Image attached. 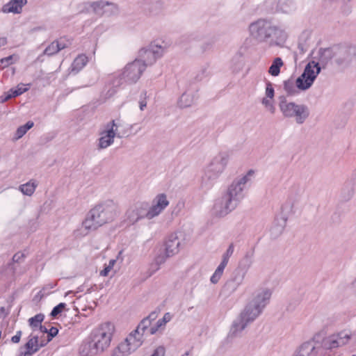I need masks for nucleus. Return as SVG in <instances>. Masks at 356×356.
Wrapping results in <instances>:
<instances>
[{
    "instance_id": "f257e3e1",
    "label": "nucleus",
    "mask_w": 356,
    "mask_h": 356,
    "mask_svg": "<svg viewBox=\"0 0 356 356\" xmlns=\"http://www.w3.org/2000/svg\"><path fill=\"white\" fill-rule=\"evenodd\" d=\"M115 326L110 322L101 324L92 333L91 341L83 343L79 349L83 356H94L104 352L111 344Z\"/></svg>"
},
{
    "instance_id": "f03ea898",
    "label": "nucleus",
    "mask_w": 356,
    "mask_h": 356,
    "mask_svg": "<svg viewBox=\"0 0 356 356\" xmlns=\"http://www.w3.org/2000/svg\"><path fill=\"white\" fill-rule=\"evenodd\" d=\"M227 164V157L225 154L216 155L204 169L201 178V186L202 188L211 186L223 172Z\"/></svg>"
},
{
    "instance_id": "7ed1b4c3",
    "label": "nucleus",
    "mask_w": 356,
    "mask_h": 356,
    "mask_svg": "<svg viewBox=\"0 0 356 356\" xmlns=\"http://www.w3.org/2000/svg\"><path fill=\"white\" fill-rule=\"evenodd\" d=\"M121 124V120L116 119L112 120L103 125L99 132V138L97 142V148L98 149L108 148L113 144L116 137H122L119 130Z\"/></svg>"
},
{
    "instance_id": "20e7f679",
    "label": "nucleus",
    "mask_w": 356,
    "mask_h": 356,
    "mask_svg": "<svg viewBox=\"0 0 356 356\" xmlns=\"http://www.w3.org/2000/svg\"><path fill=\"white\" fill-rule=\"evenodd\" d=\"M279 107L284 117L293 118L298 124H303L309 115V110L306 105L289 102L285 98L280 102Z\"/></svg>"
},
{
    "instance_id": "39448f33",
    "label": "nucleus",
    "mask_w": 356,
    "mask_h": 356,
    "mask_svg": "<svg viewBox=\"0 0 356 356\" xmlns=\"http://www.w3.org/2000/svg\"><path fill=\"white\" fill-rule=\"evenodd\" d=\"M144 333L137 327L118 346L112 356H127L136 351L143 343Z\"/></svg>"
},
{
    "instance_id": "423d86ee",
    "label": "nucleus",
    "mask_w": 356,
    "mask_h": 356,
    "mask_svg": "<svg viewBox=\"0 0 356 356\" xmlns=\"http://www.w3.org/2000/svg\"><path fill=\"white\" fill-rule=\"evenodd\" d=\"M90 211L101 226L113 221L120 213L118 205L113 201H106L99 204Z\"/></svg>"
},
{
    "instance_id": "0eeeda50",
    "label": "nucleus",
    "mask_w": 356,
    "mask_h": 356,
    "mask_svg": "<svg viewBox=\"0 0 356 356\" xmlns=\"http://www.w3.org/2000/svg\"><path fill=\"white\" fill-rule=\"evenodd\" d=\"M272 23L265 19H258L249 25L250 35L259 42L270 39Z\"/></svg>"
},
{
    "instance_id": "6e6552de",
    "label": "nucleus",
    "mask_w": 356,
    "mask_h": 356,
    "mask_svg": "<svg viewBox=\"0 0 356 356\" xmlns=\"http://www.w3.org/2000/svg\"><path fill=\"white\" fill-rule=\"evenodd\" d=\"M145 69L146 65L140 59H135L126 65L122 72V77L129 83H136Z\"/></svg>"
},
{
    "instance_id": "1a4fd4ad",
    "label": "nucleus",
    "mask_w": 356,
    "mask_h": 356,
    "mask_svg": "<svg viewBox=\"0 0 356 356\" xmlns=\"http://www.w3.org/2000/svg\"><path fill=\"white\" fill-rule=\"evenodd\" d=\"M272 293L270 288L259 286L252 292L249 302L263 312L269 303Z\"/></svg>"
},
{
    "instance_id": "9d476101",
    "label": "nucleus",
    "mask_w": 356,
    "mask_h": 356,
    "mask_svg": "<svg viewBox=\"0 0 356 356\" xmlns=\"http://www.w3.org/2000/svg\"><path fill=\"white\" fill-rule=\"evenodd\" d=\"M148 207L145 202H138L130 207L125 214V221L134 225L143 218H147Z\"/></svg>"
},
{
    "instance_id": "9b49d317",
    "label": "nucleus",
    "mask_w": 356,
    "mask_h": 356,
    "mask_svg": "<svg viewBox=\"0 0 356 356\" xmlns=\"http://www.w3.org/2000/svg\"><path fill=\"white\" fill-rule=\"evenodd\" d=\"M237 207L232 201L222 195L217 199L212 208V214L218 218L226 216Z\"/></svg>"
},
{
    "instance_id": "f8f14e48",
    "label": "nucleus",
    "mask_w": 356,
    "mask_h": 356,
    "mask_svg": "<svg viewBox=\"0 0 356 356\" xmlns=\"http://www.w3.org/2000/svg\"><path fill=\"white\" fill-rule=\"evenodd\" d=\"M169 204L166 194L162 193L156 195L152 200L151 207L148 208L147 219L150 220L158 216Z\"/></svg>"
},
{
    "instance_id": "ddd939ff",
    "label": "nucleus",
    "mask_w": 356,
    "mask_h": 356,
    "mask_svg": "<svg viewBox=\"0 0 356 356\" xmlns=\"http://www.w3.org/2000/svg\"><path fill=\"white\" fill-rule=\"evenodd\" d=\"M356 58V47L349 46L335 50L334 63L337 65H348Z\"/></svg>"
},
{
    "instance_id": "4468645a",
    "label": "nucleus",
    "mask_w": 356,
    "mask_h": 356,
    "mask_svg": "<svg viewBox=\"0 0 356 356\" xmlns=\"http://www.w3.org/2000/svg\"><path fill=\"white\" fill-rule=\"evenodd\" d=\"M39 337L34 333L30 334L27 342L21 348L20 353L18 356H33L40 348L44 346L47 342L43 340L39 341Z\"/></svg>"
},
{
    "instance_id": "2eb2a0df",
    "label": "nucleus",
    "mask_w": 356,
    "mask_h": 356,
    "mask_svg": "<svg viewBox=\"0 0 356 356\" xmlns=\"http://www.w3.org/2000/svg\"><path fill=\"white\" fill-rule=\"evenodd\" d=\"M354 333L348 330H342L337 334H332L327 339V343L330 348H334L339 346H344L352 339Z\"/></svg>"
},
{
    "instance_id": "dca6fc26",
    "label": "nucleus",
    "mask_w": 356,
    "mask_h": 356,
    "mask_svg": "<svg viewBox=\"0 0 356 356\" xmlns=\"http://www.w3.org/2000/svg\"><path fill=\"white\" fill-rule=\"evenodd\" d=\"M182 236V233H175L170 234L167 238L165 243L164 250L166 251L168 256H173L177 254L179 251V247L181 242L179 238Z\"/></svg>"
},
{
    "instance_id": "f3484780",
    "label": "nucleus",
    "mask_w": 356,
    "mask_h": 356,
    "mask_svg": "<svg viewBox=\"0 0 356 356\" xmlns=\"http://www.w3.org/2000/svg\"><path fill=\"white\" fill-rule=\"evenodd\" d=\"M243 188L233 181L223 195L235 205L238 206L243 198Z\"/></svg>"
},
{
    "instance_id": "a211bd4d",
    "label": "nucleus",
    "mask_w": 356,
    "mask_h": 356,
    "mask_svg": "<svg viewBox=\"0 0 356 356\" xmlns=\"http://www.w3.org/2000/svg\"><path fill=\"white\" fill-rule=\"evenodd\" d=\"M261 313L262 311L248 301L238 316L250 324L256 320Z\"/></svg>"
},
{
    "instance_id": "6ab92c4d",
    "label": "nucleus",
    "mask_w": 356,
    "mask_h": 356,
    "mask_svg": "<svg viewBox=\"0 0 356 356\" xmlns=\"http://www.w3.org/2000/svg\"><path fill=\"white\" fill-rule=\"evenodd\" d=\"M26 3L27 0H10L3 6L1 10L3 13L19 14Z\"/></svg>"
},
{
    "instance_id": "aec40b11",
    "label": "nucleus",
    "mask_w": 356,
    "mask_h": 356,
    "mask_svg": "<svg viewBox=\"0 0 356 356\" xmlns=\"http://www.w3.org/2000/svg\"><path fill=\"white\" fill-rule=\"evenodd\" d=\"M101 227L92 211H90L86 219L82 222V229H83V234L86 235L90 232L97 229Z\"/></svg>"
},
{
    "instance_id": "412c9836",
    "label": "nucleus",
    "mask_w": 356,
    "mask_h": 356,
    "mask_svg": "<svg viewBox=\"0 0 356 356\" xmlns=\"http://www.w3.org/2000/svg\"><path fill=\"white\" fill-rule=\"evenodd\" d=\"M318 351L312 342L302 343L292 356H317Z\"/></svg>"
},
{
    "instance_id": "4be33fe9",
    "label": "nucleus",
    "mask_w": 356,
    "mask_h": 356,
    "mask_svg": "<svg viewBox=\"0 0 356 356\" xmlns=\"http://www.w3.org/2000/svg\"><path fill=\"white\" fill-rule=\"evenodd\" d=\"M321 70L319 63L312 60L306 65L302 74L306 78L314 82L317 76L321 72Z\"/></svg>"
},
{
    "instance_id": "5701e85b",
    "label": "nucleus",
    "mask_w": 356,
    "mask_h": 356,
    "mask_svg": "<svg viewBox=\"0 0 356 356\" xmlns=\"http://www.w3.org/2000/svg\"><path fill=\"white\" fill-rule=\"evenodd\" d=\"M270 29V38H271L276 44H282L286 40L288 35L284 29L275 26L273 24Z\"/></svg>"
},
{
    "instance_id": "b1692460",
    "label": "nucleus",
    "mask_w": 356,
    "mask_h": 356,
    "mask_svg": "<svg viewBox=\"0 0 356 356\" xmlns=\"http://www.w3.org/2000/svg\"><path fill=\"white\" fill-rule=\"evenodd\" d=\"M248 323L238 316L237 318L233 321V323L229 330V336L230 337H235L238 336L248 326Z\"/></svg>"
},
{
    "instance_id": "393cba45",
    "label": "nucleus",
    "mask_w": 356,
    "mask_h": 356,
    "mask_svg": "<svg viewBox=\"0 0 356 356\" xmlns=\"http://www.w3.org/2000/svg\"><path fill=\"white\" fill-rule=\"evenodd\" d=\"M158 57H156L153 51L150 49H142L139 51L138 58L137 59H140L142 62L146 65H152L153 64Z\"/></svg>"
},
{
    "instance_id": "a878e982",
    "label": "nucleus",
    "mask_w": 356,
    "mask_h": 356,
    "mask_svg": "<svg viewBox=\"0 0 356 356\" xmlns=\"http://www.w3.org/2000/svg\"><path fill=\"white\" fill-rule=\"evenodd\" d=\"M335 51L330 48L321 49L319 50V62L323 65H327L330 60L334 63Z\"/></svg>"
},
{
    "instance_id": "bb28decb",
    "label": "nucleus",
    "mask_w": 356,
    "mask_h": 356,
    "mask_svg": "<svg viewBox=\"0 0 356 356\" xmlns=\"http://www.w3.org/2000/svg\"><path fill=\"white\" fill-rule=\"evenodd\" d=\"M255 175V170L250 169L249 170L245 175H243L242 176L237 177L234 180L238 185H239L241 188L243 189L245 187V185L251 182L252 179H254Z\"/></svg>"
},
{
    "instance_id": "cd10ccee",
    "label": "nucleus",
    "mask_w": 356,
    "mask_h": 356,
    "mask_svg": "<svg viewBox=\"0 0 356 356\" xmlns=\"http://www.w3.org/2000/svg\"><path fill=\"white\" fill-rule=\"evenodd\" d=\"M195 99L196 97L192 92H186L179 98L178 104L180 107L186 108L191 106Z\"/></svg>"
},
{
    "instance_id": "c85d7f7f",
    "label": "nucleus",
    "mask_w": 356,
    "mask_h": 356,
    "mask_svg": "<svg viewBox=\"0 0 356 356\" xmlns=\"http://www.w3.org/2000/svg\"><path fill=\"white\" fill-rule=\"evenodd\" d=\"M284 90L288 95L293 96L300 91L297 86V81L288 79L284 82Z\"/></svg>"
},
{
    "instance_id": "c756f323",
    "label": "nucleus",
    "mask_w": 356,
    "mask_h": 356,
    "mask_svg": "<svg viewBox=\"0 0 356 356\" xmlns=\"http://www.w3.org/2000/svg\"><path fill=\"white\" fill-rule=\"evenodd\" d=\"M38 186L35 180H30L26 184H22L19 186V190L25 195L31 196Z\"/></svg>"
},
{
    "instance_id": "7c9ffc66",
    "label": "nucleus",
    "mask_w": 356,
    "mask_h": 356,
    "mask_svg": "<svg viewBox=\"0 0 356 356\" xmlns=\"http://www.w3.org/2000/svg\"><path fill=\"white\" fill-rule=\"evenodd\" d=\"M296 80L297 81L298 88L300 91L307 90L312 86L314 83L312 80L306 78L303 74L299 76Z\"/></svg>"
},
{
    "instance_id": "2f4dec72",
    "label": "nucleus",
    "mask_w": 356,
    "mask_h": 356,
    "mask_svg": "<svg viewBox=\"0 0 356 356\" xmlns=\"http://www.w3.org/2000/svg\"><path fill=\"white\" fill-rule=\"evenodd\" d=\"M284 65V63L281 58H275L269 67L268 73L273 76H277L280 73V68Z\"/></svg>"
},
{
    "instance_id": "473e14b6",
    "label": "nucleus",
    "mask_w": 356,
    "mask_h": 356,
    "mask_svg": "<svg viewBox=\"0 0 356 356\" xmlns=\"http://www.w3.org/2000/svg\"><path fill=\"white\" fill-rule=\"evenodd\" d=\"M168 46L166 42L163 41L161 44H152L150 50H152L155 56L159 58L163 56Z\"/></svg>"
},
{
    "instance_id": "72a5a7b5",
    "label": "nucleus",
    "mask_w": 356,
    "mask_h": 356,
    "mask_svg": "<svg viewBox=\"0 0 356 356\" xmlns=\"http://www.w3.org/2000/svg\"><path fill=\"white\" fill-rule=\"evenodd\" d=\"M44 320V315L42 314H39L35 315V316L29 318V322L30 326L35 331L38 328L39 330L42 329V326L41 325L42 321Z\"/></svg>"
},
{
    "instance_id": "f704fd0d",
    "label": "nucleus",
    "mask_w": 356,
    "mask_h": 356,
    "mask_svg": "<svg viewBox=\"0 0 356 356\" xmlns=\"http://www.w3.org/2000/svg\"><path fill=\"white\" fill-rule=\"evenodd\" d=\"M156 318L157 314L156 312H152L147 318H144L140 323L138 327H139V329H141L143 332H145L151 325V322L154 321Z\"/></svg>"
},
{
    "instance_id": "c9c22d12",
    "label": "nucleus",
    "mask_w": 356,
    "mask_h": 356,
    "mask_svg": "<svg viewBox=\"0 0 356 356\" xmlns=\"http://www.w3.org/2000/svg\"><path fill=\"white\" fill-rule=\"evenodd\" d=\"M33 122L31 121L27 122L24 125L17 128L15 132V139L21 138L30 129L33 127Z\"/></svg>"
},
{
    "instance_id": "e433bc0d",
    "label": "nucleus",
    "mask_w": 356,
    "mask_h": 356,
    "mask_svg": "<svg viewBox=\"0 0 356 356\" xmlns=\"http://www.w3.org/2000/svg\"><path fill=\"white\" fill-rule=\"evenodd\" d=\"M225 267L226 266L225 265H222L221 264H219V266L217 267L214 273L213 274L210 279L211 282L213 284H216L217 282H218V281L220 280L223 274V271Z\"/></svg>"
},
{
    "instance_id": "4c0bfd02",
    "label": "nucleus",
    "mask_w": 356,
    "mask_h": 356,
    "mask_svg": "<svg viewBox=\"0 0 356 356\" xmlns=\"http://www.w3.org/2000/svg\"><path fill=\"white\" fill-rule=\"evenodd\" d=\"M88 63V58L85 55H80L77 56L73 63V67L75 70H79L82 69Z\"/></svg>"
},
{
    "instance_id": "58836bf2",
    "label": "nucleus",
    "mask_w": 356,
    "mask_h": 356,
    "mask_svg": "<svg viewBox=\"0 0 356 356\" xmlns=\"http://www.w3.org/2000/svg\"><path fill=\"white\" fill-rule=\"evenodd\" d=\"M274 102V99H270L268 97H264L261 100V103L264 106L266 110H267L272 114L275 113V112Z\"/></svg>"
},
{
    "instance_id": "ea45409f",
    "label": "nucleus",
    "mask_w": 356,
    "mask_h": 356,
    "mask_svg": "<svg viewBox=\"0 0 356 356\" xmlns=\"http://www.w3.org/2000/svg\"><path fill=\"white\" fill-rule=\"evenodd\" d=\"M234 245L233 243H230L226 252L222 254L221 264L227 266L229 258L234 253Z\"/></svg>"
},
{
    "instance_id": "a19ab883",
    "label": "nucleus",
    "mask_w": 356,
    "mask_h": 356,
    "mask_svg": "<svg viewBox=\"0 0 356 356\" xmlns=\"http://www.w3.org/2000/svg\"><path fill=\"white\" fill-rule=\"evenodd\" d=\"M59 51V47L57 42H51L44 50V54L48 56H52Z\"/></svg>"
},
{
    "instance_id": "79ce46f5",
    "label": "nucleus",
    "mask_w": 356,
    "mask_h": 356,
    "mask_svg": "<svg viewBox=\"0 0 356 356\" xmlns=\"http://www.w3.org/2000/svg\"><path fill=\"white\" fill-rule=\"evenodd\" d=\"M170 257L171 256H168L166 251L164 250L163 252H161V253L156 255V257L154 259V261L158 266H159L165 263L166 259Z\"/></svg>"
},
{
    "instance_id": "37998d69",
    "label": "nucleus",
    "mask_w": 356,
    "mask_h": 356,
    "mask_svg": "<svg viewBox=\"0 0 356 356\" xmlns=\"http://www.w3.org/2000/svg\"><path fill=\"white\" fill-rule=\"evenodd\" d=\"M116 263V259H111L108 265H106L105 268L100 272V275L106 277L108 275L110 271L113 269L114 265Z\"/></svg>"
},
{
    "instance_id": "c03bdc74",
    "label": "nucleus",
    "mask_w": 356,
    "mask_h": 356,
    "mask_svg": "<svg viewBox=\"0 0 356 356\" xmlns=\"http://www.w3.org/2000/svg\"><path fill=\"white\" fill-rule=\"evenodd\" d=\"M275 90L273 84L270 82H267L266 84L265 97L270 99H274Z\"/></svg>"
},
{
    "instance_id": "a18cd8bd",
    "label": "nucleus",
    "mask_w": 356,
    "mask_h": 356,
    "mask_svg": "<svg viewBox=\"0 0 356 356\" xmlns=\"http://www.w3.org/2000/svg\"><path fill=\"white\" fill-rule=\"evenodd\" d=\"M29 84L25 85L24 83H19L17 85V88L14 89L15 92H13L14 95H20L24 92H26L29 90Z\"/></svg>"
},
{
    "instance_id": "49530a36",
    "label": "nucleus",
    "mask_w": 356,
    "mask_h": 356,
    "mask_svg": "<svg viewBox=\"0 0 356 356\" xmlns=\"http://www.w3.org/2000/svg\"><path fill=\"white\" fill-rule=\"evenodd\" d=\"M253 263V259H245L243 258L242 260L239 263V266L242 268L245 273L248 270V269L251 267Z\"/></svg>"
},
{
    "instance_id": "de8ad7c7",
    "label": "nucleus",
    "mask_w": 356,
    "mask_h": 356,
    "mask_svg": "<svg viewBox=\"0 0 356 356\" xmlns=\"http://www.w3.org/2000/svg\"><path fill=\"white\" fill-rule=\"evenodd\" d=\"M58 332V330L56 327H52L48 330L47 333V339L46 340H43L44 342L49 343L53 337H56Z\"/></svg>"
},
{
    "instance_id": "09e8293b",
    "label": "nucleus",
    "mask_w": 356,
    "mask_h": 356,
    "mask_svg": "<svg viewBox=\"0 0 356 356\" xmlns=\"http://www.w3.org/2000/svg\"><path fill=\"white\" fill-rule=\"evenodd\" d=\"M65 305H66L65 303H63V302L58 304L51 311V316H52L53 317L56 316L58 314H59L60 313L62 312V311L65 308Z\"/></svg>"
},
{
    "instance_id": "8fccbe9b",
    "label": "nucleus",
    "mask_w": 356,
    "mask_h": 356,
    "mask_svg": "<svg viewBox=\"0 0 356 356\" xmlns=\"http://www.w3.org/2000/svg\"><path fill=\"white\" fill-rule=\"evenodd\" d=\"M165 325V323L164 322H162V320L161 319H159L156 324L152 327H151L149 330V332L150 334H155L160 327L164 326Z\"/></svg>"
},
{
    "instance_id": "3c124183",
    "label": "nucleus",
    "mask_w": 356,
    "mask_h": 356,
    "mask_svg": "<svg viewBox=\"0 0 356 356\" xmlns=\"http://www.w3.org/2000/svg\"><path fill=\"white\" fill-rule=\"evenodd\" d=\"M24 254L21 252H19L13 255V261L15 263H21L24 261Z\"/></svg>"
},
{
    "instance_id": "603ef678",
    "label": "nucleus",
    "mask_w": 356,
    "mask_h": 356,
    "mask_svg": "<svg viewBox=\"0 0 356 356\" xmlns=\"http://www.w3.org/2000/svg\"><path fill=\"white\" fill-rule=\"evenodd\" d=\"M13 56H9L8 57L1 58L0 63L3 65V67H8L13 63Z\"/></svg>"
},
{
    "instance_id": "864d4df0",
    "label": "nucleus",
    "mask_w": 356,
    "mask_h": 356,
    "mask_svg": "<svg viewBox=\"0 0 356 356\" xmlns=\"http://www.w3.org/2000/svg\"><path fill=\"white\" fill-rule=\"evenodd\" d=\"M165 348L163 347L157 348L151 356H164Z\"/></svg>"
},
{
    "instance_id": "5fc2aeb1",
    "label": "nucleus",
    "mask_w": 356,
    "mask_h": 356,
    "mask_svg": "<svg viewBox=\"0 0 356 356\" xmlns=\"http://www.w3.org/2000/svg\"><path fill=\"white\" fill-rule=\"evenodd\" d=\"M144 98L139 102V107L140 111H143L145 108L147 106V101H146V92L143 93Z\"/></svg>"
},
{
    "instance_id": "6e6d98bb",
    "label": "nucleus",
    "mask_w": 356,
    "mask_h": 356,
    "mask_svg": "<svg viewBox=\"0 0 356 356\" xmlns=\"http://www.w3.org/2000/svg\"><path fill=\"white\" fill-rule=\"evenodd\" d=\"M22 337V331L17 332L16 334L11 338V341L17 343L19 342Z\"/></svg>"
},
{
    "instance_id": "4d7b16f0",
    "label": "nucleus",
    "mask_w": 356,
    "mask_h": 356,
    "mask_svg": "<svg viewBox=\"0 0 356 356\" xmlns=\"http://www.w3.org/2000/svg\"><path fill=\"white\" fill-rule=\"evenodd\" d=\"M171 319V316L169 313L165 314L163 317L161 318L162 322H164L165 323L169 322Z\"/></svg>"
},
{
    "instance_id": "13d9d810",
    "label": "nucleus",
    "mask_w": 356,
    "mask_h": 356,
    "mask_svg": "<svg viewBox=\"0 0 356 356\" xmlns=\"http://www.w3.org/2000/svg\"><path fill=\"white\" fill-rule=\"evenodd\" d=\"M10 99V95H4L0 97V103H4Z\"/></svg>"
},
{
    "instance_id": "bf43d9fd",
    "label": "nucleus",
    "mask_w": 356,
    "mask_h": 356,
    "mask_svg": "<svg viewBox=\"0 0 356 356\" xmlns=\"http://www.w3.org/2000/svg\"><path fill=\"white\" fill-rule=\"evenodd\" d=\"M350 286H351L352 290L356 295V277L350 283Z\"/></svg>"
},
{
    "instance_id": "052dcab7",
    "label": "nucleus",
    "mask_w": 356,
    "mask_h": 356,
    "mask_svg": "<svg viewBox=\"0 0 356 356\" xmlns=\"http://www.w3.org/2000/svg\"><path fill=\"white\" fill-rule=\"evenodd\" d=\"M58 42V46L59 47V51L66 48L67 45L65 42L60 41H56Z\"/></svg>"
},
{
    "instance_id": "680f3d73",
    "label": "nucleus",
    "mask_w": 356,
    "mask_h": 356,
    "mask_svg": "<svg viewBox=\"0 0 356 356\" xmlns=\"http://www.w3.org/2000/svg\"><path fill=\"white\" fill-rule=\"evenodd\" d=\"M211 45L209 43H205L202 44L203 51L208 50L211 48Z\"/></svg>"
},
{
    "instance_id": "e2e57ef3",
    "label": "nucleus",
    "mask_w": 356,
    "mask_h": 356,
    "mask_svg": "<svg viewBox=\"0 0 356 356\" xmlns=\"http://www.w3.org/2000/svg\"><path fill=\"white\" fill-rule=\"evenodd\" d=\"M15 92L14 89H13V88H12V89H10L8 92H7L6 93V95H10V99H11L12 97H17V95H13V92Z\"/></svg>"
},
{
    "instance_id": "0e129e2a",
    "label": "nucleus",
    "mask_w": 356,
    "mask_h": 356,
    "mask_svg": "<svg viewBox=\"0 0 356 356\" xmlns=\"http://www.w3.org/2000/svg\"><path fill=\"white\" fill-rule=\"evenodd\" d=\"M243 258H245V259H253V254L248 253L243 257Z\"/></svg>"
},
{
    "instance_id": "69168bd1",
    "label": "nucleus",
    "mask_w": 356,
    "mask_h": 356,
    "mask_svg": "<svg viewBox=\"0 0 356 356\" xmlns=\"http://www.w3.org/2000/svg\"><path fill=\"white\" fill-rule=\"evenodd\" d=\"M184 206L183 202H179L177 205V207L179 208V210H181Z\"/></svg>"
},
{
    "instance_id": "338daca9",
    "label": "nucleus",
    "mask_w": 356,
    "mask_h": 356,
    "mask_svg": "<svg viewBox=\"0 0 356 356\" xmlns=\"http://www.w3.org/2000/svg\"><path fill=\"white\" fill-rule=\"evenodd\" d=\"M181 356H192L191 351L188 350L185 353H184Z\"/></svg>"
},
{
    "instance_id": "774afa93",
    "label": "nucleus",
    "mask_w": 356,
    "mask_h": 356,
    "mask_svg": "<svg viewBox=\"0 0 356 356\" xmlns=\"http://www.w3.org/2000/svg\"><path fill=\"white\" fill-rule=\"evenodd\" d=\"M40 332L42 333V334H44V333H48V330L46 327H42V330H40Z\"/></svg>"
}]
</instances>
